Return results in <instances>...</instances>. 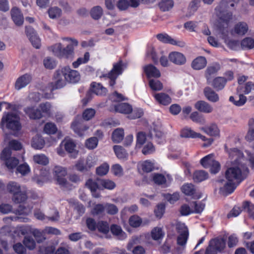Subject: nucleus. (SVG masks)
<instances>
[{
	"label": "nucleus",
	"mask_w": 254,
	"mask_h": 254,
	"mask_svg": "<svg viewBox=\"0 0 254 254\" xmlns=\"http://www.w3.org/2000/svg\"><path fill=\"white\" fill-rule=\"evenodd\" d=\"M230 155L234 159L233 166L226 170L225 176L227 182L220 189V193L224 195L232 193L237 185L249 173V169L246 165L247 161L243 157V153L240 150L234 148L231 151Z\"/></svg>",
	"instance_id": "f257e3e1"
},
{
	"label": "nucleus",
	"mask_w": 254,
	"mask_h": 254,
	"mask_svg": "<svg viewBox=\"0 0 254 254\" xmlns=\"http://www.w3.org/2000/svg\"><path fill=\"white\" fill-rule=\"evenodd\" d=\"M62 40L68 44L64 47L61 43H57L51 47L53 54L57 57L72 60L74 57V49L78 45V41L70 37H63Z\"/></svg>",
	"instance_id": "f03ea898"
},
{
	"label": "nucleus",
	"mask_w": 254,
	"mask_h": 254,
	"mask_svg": "<svg viewBox=\"0 0 254 254\" xmlns=\"http://www.w3.org/2000/svg\"><path fill=\"white\" fill-rule=\"evenodd\" d=\"M235 5L236 3L233 0H221L215 8L216 16L221 22L226 25V27L233 19V13L231 9L234 8Z\"/></svg>",
	"instance_id": "7ed1b4c3"
},
{
	"label": "nucleus",
	"mask_w": 254,
	"mask_h": 254,
	"mask_svg": "<svg viewBox=\"0 0 254 254\" xmlns=\"http://www.w3.org/2000/svg\"><path fill=\"white\" fill-rule=\"evenodd\" d=\"M4 125H5L7 128L13 131H17L21 128L19 117L14 113H8L3 115L0 122V126L2 128Z\"/></svg>",
	"instance_id": "20e7f679"
},
{
	"label": "nucleus",
	"mask_w": 254,
	"mask_h": 254,
	"mask_svg": "<svg viewBox=\"0 0 254 254\" xmlns=\"http://www.w3.org/2000/svg\"><path fill=\"white\" fill-rule=\"evenodd\" d=\"M176 229L179 234L177 238L178 247L176 250L179 253H181L187 241L189 232L188 228L184 223H178L176 225Z\"/></svg>",
	"instance_id": "39448f33"
},
{
	"label": "nucleus",
	"mask_w": 254,
	"mask_h": 254,
	"mask_svg": "<svg viewBox=\"0 0 254 254\" xmlns=\"http://www.w3.org/2000/svg\"><path fill=\"white\" fill-rule=\"evenodd\" d=\"M53 173L58 183L64 190H70L71 185L64 178L67 175L65 168L60 166H56L53 169Z\"/></svg>",
	"instance_id": "423d86ee"
},
{
	"label": "nucleus",
	"mask_w": 254,
	"mask_h": 254,
	"mask_svg": "<svg viewBox=\"0 0 254 254\" xmlns=\"http://www.w3.org/2000/svg\"><path fill=\"white\" fill-rule=\"evenodd\" d=\"M11 151L9 148H4L1 154L0 158L4 161L6 167L9 170L13 169L19 164V160L14 157H11Z\"/></svg>",
	"instance_id": "0eeeda50"
},
{
	"label": "nucleus",
	"mask_w": 254,
	"mask_h": 254,
	"mask_svg": "<svg viewBox=\"0 0 254 254\" xmlns=\"http://www.w3.org/2000/svg\"><path fill=\"white\" fill-rule=\"evenodd\" d=\"M96 165V161L91 156L87 157L86 161L83 159L78 160L74 166L76 170L79 172L84 173L88 172L90 169Z\"/></svg>",
	"instance_id": "6e6552de"
},
{
	"label": "nucleus",
	"mask_w": 254,
	"mask_h": 254,
	"mask_svg": "<svg viewBox=\"0 0 254 254\" xmlns=\"http://www.w3.org/2000/svg\"><path fill=\"white\" fill-rule=\"evenodd\" d=\"M123 71V62L120 61L118 63H116L113 65V69L110 72L106 75H103V77L107 76L110 79V85L113 86L116 83V79L118 76L121 74Z\"/></svg>",
	"instance_id": "1a4fd4ad"
},
{
	"label": "nucleus",
	"mask_w": 254,
	"mask_h": 254,
	"mask_svg": "<svg viewBox=\"0 0 254 254\" xmlns=\"http://www.w3.org/2000/svg\"><path fill=\"white\" fill-rule=\"evenodd\" d=\"M62 70L66 81L76 83L80 80V74L77 70L71 69L69 67H65Z\"/></svg>",
	"instance_id": "9d476101"
},
{
	"label": "nucleus",
	"mask_w": 254,
	"mask_h": 254,
	"mask_svg": "<svg viewBox=\"0 0 254 254\" xmlns=\"http://www.w3.org/2000/svg\"><path fill=\"white\" fill-rule=\"evenodd\" d=\"M32 80V76L31 74L25 73L19 76L16 80L14 84L15 88L19 90L27 86Z\"/></svg>",
	"instance_id": "9b49d317"
},
{
	"label": "nucleus",
	"mask_w": 254,
	"mask_h": 254,
	"mask_svg": "<svg viewBox=\"0 0 254 254\" xmlns=\"http://www.w3.org/2000/svg\"><path fill=\"white\" fill-rule=\"evenodd\" d=\"M157 38L161 42L164 43H169L173 45H177L180 47L185 46V43L183 41H177L167 34L160 33L156 35Z\"/></svg>",
	"instance_id": "f8f14e48"
},
{
	"label": "nucleus",
	"mask_w": 254,
	"mask_h": 254,
	"mask_svg": "<svg viewBox=\"0 0 254 254\" xmlns=\"http://www.w3.org/2000/svg\"><path fill=\"white\" fill-rule=\"evenodd\" d=\"M170 62L177 65H183L186 62V57L181 53L172 52L168 56Z\"/></svg>",
	"instance_id": "ddd939ff"
},
{
	"label": "nucleus",
	"mask_w": 254,
	"mask_h": 254,
	"mask_svg": "<svg viewBox=\"0 0 254 254\" xmlns=\"http://www.w3.org/2000/svg\"><path fill=\"white\" fill-rule=\"evenodd\" d=\"M64 77L62 70H57L54 75V78L56 80L55 83H51V85L53 87L52 90L57 89L63 87L65 85V80L63 79Z\"/></svg>",
	"instance_id": "4468645a"
},
{
	"label": "nucleus",
	"mask_w": 254,
	"mask_h": 254,
	"mask_svg": "<svg viewBox=\"0 0 254 254\" xmlns=\"http://www.w3.org/2000/svg\"><path fill=\"white\" fill-rule=\"evenodd\" d=\"M203 93L205 98L211 102L216 103L219 100L218 94L209 86L205 87L203 89Z\"/></svg>",
	"instance_id": "2eb2a0df"
},
{
	"label": "nucleus",
	"mask_w": 254,
	"mask_h": 254,
	"mask_svg": "<svg viewBox=\"0 0 254 254\" xmlns=\"http://www.w3.org/2000/svg\"><path fill=\"white\" fill-rule=\"evenodd\" d=\"M194 107L198 111L206 114L211 113L213 110L212 106L203 100L197 101L194 104Z\"/></svg>",
	"instance_id": "dca6fc26"
},
{
	"label": "nucleus",
	"mask_w": 254,
	"mask_h": 254,
	"mask_svg": "<svg viewBox=\"0 0 254 254\" xmlns=\"http://www.w3.org/2000/svg\"><path fill=\"white\" fill-rule=\"evenodd\" d=\"M11 16L15 24L18 26H21L24 21V18L20 10L17 7H13L11 9Z\"/></svg>",
	"instance_id": "f3484780"
},
{
	"label": "nucleus",
	"mask_w": 254,
	"mask_h": 254,
	"mask_svg": "<svg viewBox=\"0 0 254 254\" xmlns=\"http://www.w3.org/2000/svg\"><path fill=\"white\" fill-rule=\"evenodd\" d=\"M25 113L32 120L40 119L42 117L41 111L38 109H35L33 107H27L24 108Z\"/></svg>",
	"instance_id": "a211bd4d"
},
{
	"label": "nucleus",
	"mask_w": 254,
	"mask_h": 254,
	"mask_svg": "<svg viewBox=\"0 0 254 254\" xmlns=\"http://www.w3.org/2000/svg\"><path fill=\"white\" fill-rule=\"evenodd\" d=\"M226 239L222 237H217L211 240L209 242L211 246H212L218 252H221L226 247Z\"/></svg>",
	"instance_id": "6ab92c4d"
},
{
	"label": "nucleus",
	"mask_w": 254,
	"mask_h": 254,
	"mask_svg": "<svg viewBox=\"0 0 254 254\" xmlns=\"http://www.w3.org/2000/svg\"><path fill=\"white\" fill-rule=\"evenodd\" d=\"M200 129L210 136H219L220 135V130L217 126L215 124H212L205 127H202Z\"/></svg>",
	"instance_id": "aec40b11"
},
{
	"label": "nucleus",
	"mask_w": 254,
	"mask_h": 254,
	"mask_svg": "<svg viewBox=\"0 0 254 254\" xmlns=\"http://www.w3.org/2000/svg\"><path fill=\"white\" fill-rule=\"evenodd\" d=\"M144 71L148 77H159L161 73L159 70L152 64H148L144 67Z\"/></svg>",
	"instance_id": "412c9836"
},
{
	"label": "nucleus",
	"mask_w": 254,
	"mask_h": 254,
	"mask_svg": "<svg viewBox=\"0 0 254 254\" xmlns=\"http://www.w3.org/2000/svg\"><path fill=\"white\" fill-rule=\"evenodd\" d=\"M110 230L113 235L119 240H124L126 238V234L124 232L121 226L113 224L111 226Z\"/></svg>",
	"instance_id": "4be33fe9"
},
{
	"label": "nucleus",
	"mask_w": 254,
	"mask_h": 254,
	"mask_svg": "<svg viewBox=\"0 0 254 254\" xmlns=\"http://www.w3.org/2000/svg\"><path fill=\"white\" fill-rule=\"evenodd\" d=\"M207 61L203 57H199L194 59L191 63V67L195 70H199L205 67Z\"/></svg>",
	"instance_id": "5701e85b"
},
{
	"label": "nucleus",
	"mask_w": 254,
	"mask_h": 254,
	"mask_svg": "<svg viewBox=\"0 0 254 254\" xmlns=\"http://www.w3.org/2000/svg\"><path fill=\"white\" fill-rule=\"evenodd\" d=\"M182 192L186 195L193 196L194 198H198L199 196L195 195L196 189L192 184H186L184 185L181 188Z\"/></svg>",
	"instance_id": "b1692460"
},
{
	"label": "nucleus",
	"mask_w": 254,
	"mask_h": 254,
	"mask_svg": "<svg viewBox=\"0 0 254 254\" xmlns=\"http://www.w3.org/2000/svg\"><path fill=\"white\" fill-rule=\"evenodd\" d=\"M64 143V146L65 150L69 153L72 154L73 157H75L77 154L75 149L76 145L71 139H66L63 142Z\"/></svg>",
	"instance_id": "393cba45"
},
{
	"label": "nucleus",
	"mask_w": 254,
	"mask_h": 254,
	"mask_svg": "<svg viewBox=\"0 0 254 254\" xmlns=\"http://www.w3.org/2000/svg\"><path fill=\"white\" fill-rule=\"evenodd\" d=\"M155 99L161 104L163 105H168L171 102V97L167 94L164 93H160L155 94Z\"/></svg>",
	"instance_id": "a878e982"
},
{
	"label": "nucleus",
	"mask_w": 254,
	"mask_h": 254,
	"mask_svg": "<svg viewBox=\"0 0 254 254\" xmlns=\"http://www.w3.org/2000/svg\"><path fill=\"white\" fill-rule=\"evenodd\" d=\"M226 82L224 77H217L213 79L211 86L217 91L221 90L224 88Z\"/></svg>",
	"instance_id": "bb28decb"
},
{
	"label": "nucleus",
	"mask_w": 254,
	"mask_h": 254,
	"mask_svg": "<svg viewBox=\"0 0 254 254\" xmlns=\"http://www.w3.org/2000/svg\"><path fill=\"white\" fill-rule=\"evenodd\" d=\"M249 26L245 22H239L234 27V31L240 35H245L248 31Z\"/></svg>",
	"instance_id": "cd10ccee"
},
{
	"label": "nucleus",
	"mask_w": 254,
	"mask_h": 254,
	"mask_svg": "<svg viewBox=\"0 0 254 254\" xmlns=\"http://www.w3.org/2000/svg\"><path fill=\"white\" fill-rule=\"evenodd\" d=\"M116 112L123 114H129L132 111V107L127 103H120L115 107Z\"/></svg>",
	"instance_id": "c85d7f7f"
},
{
	"label": "nucleus",
	"mask_w": 254,
	"mask_h": 254,
	"mask_svg": "<svg viewBox=\"0 0 254 254\" xmlns=\"http://www.w3.org/2000/svg\"><path fill=\"white\" fill-rule=\"evenodd\" d=\"M92 92L97 95H104L107 93V89L101 84L93 82L91 84Z\"/></svg>",
	"instance_id": "c756f323"
},
{
	"label": "nucleus",
	"mask_w": 254,
	"mask_h": 254,
	"mask_svg": "<svg viewBox=\"0 0 254 254\" xmlns=\"http://www.w3.org/2000/svg\"><path fill=\"white\" fill-rule=\"evenodd\" d=\"M124 137V131L123 128H118L112 133V140L115 143H119L123 140Z\"/></svg>",
	"instance_id": "7c9ffc66"
},
{
	"label": "nucleus",
	"mask_w": 254,
	"mask_h": 254,
	"mask_svg": "<svg viewBox=\"0 0 254 254\" xmlns=\"http://www.w3.org/2000/svg\"><path fill=\"white\" fill-rule=\"evenodd\" d=\"M27 198V196L25 191H19L12 196V201L15 203L24 202Z\"/></svg>",
	"instance_id": "2f4dec72"
},
{
	"label": "nucleus",
	"mask_w": 254,
	"mask_h": 254,
	"mask_svg": "<svg viewBox=\"0 0 254 254\" xmlns=\"http://www.w3.org/2000/svg\"><path fill=\"white\" fill-rule=\"evenodd\" d=\"M208 177V173L203 170L195 171L193 175L194 181L198 183L204 181Z\"/></svg>",
	"instance_id": "473e14b6"
},
{
	"label": "nucleus",
	"mask_w": 254,
	"mask_h": 254,
	"mask_svg": "<svg viewBox=\"0 0 254 254\" xmlns=\"http://www.w3.org/2000/svg\"><path fill=\"white\" fill-rule=\"evenodd\" d=\"M218 69V66H210L207 68L205 71V77L208 84L210 83L213 75L217 72Z\"/></svg>",
	"instance_id": "72a5a7b5"
},
{
	"label": "nucleus",
	"mask_w": 254,
	"mask_h": 254,
	"mask_svg": "<svg viewBox=\"0 0 254 254\" xmlns=\"http://www.w3.org/2000/svg\"><path fill=\"white\" fill-rule=\"evenodd\" d=\"M31 144L35 149H42L45 145V141L41 136L37 135L33 138Z\"/></svg>",
	"instance_id": "f704fd0d"
},
{
	"label": "nucleus",
	"mask_w": 254,
	"mask_h": 254,
	"mask_svg": "<svg viewBox=\"0 0 254 254\" xmlns=\"http://www.w3.org/2000/svg\"><path fill=\"white\" fill-rule=\"evenodd\" d=\"M113 149L117 157L119 159H122L127 157L128 154L122 146L114 145Z\"/></svg>",
	"instance_id": "c9c22d12"
},
{
	"label": "nucleus",
	"mask_w": 254,
	"mask_h": 254,
	"mask_svg": "<svg viewBox=\"0 0 254 254\" xmlns=\"http://www.w3.org/2000/svg\"><path fill=\"white\" fill-rule=\"evenodd\" d=\"M7 191L13 195L14 194L18 193L21 190L20 186L17 183L14 182H9L6 186Z\"/></svg>",
	"instance_id": "e433bc0d"
},
{
	"label": "nucleus",
	"mask_w": 254,
	"mask_h": 254,
	"mask_svg": "<svg viewBox=\"0 0 254 254\" xmlns=\"http://www.w3.org/2000/svg\"><path fill=\"white\" fill-rule=\"evenodd\" d=\"M49 17L52 19H57L61 17L62 14V10L57 6L50 7L48 9Z\"/></svg>",
	"instance_id": "4c0bfd02"
},
{
	"label": "nucleus",
	"mask_w": 254,
	"mask_h": 254,
	"mask_svg": "<svg viewBox=\"0 0 254 254\" xmlns=\"http://www.w3.org/2000/svg\"><path fill=\"white\" fill-rule=\"evenodd\" d=\"M90 15L95 20H98L103 15V9L100 6H95L92 8L90 10Z\"/></svg>",
	"instance_id": "58836bf2"
},
{
	"label": "nucleus",
	"mask_w": 254,
	"mask_h": 254,
	"mask_svg": "<svg viewBox=\"0 0 254 254\" xmlns=\"http://www.w3.org/2000/svg\"><path fill=\"white\" fill-rule=\"evenodd\" d=\"M197 132L192 130L190 127H185L182 129L180 135L185 138H196Z\"/></svg>",
	"instance_id": "ea45409f"
},
{
	"label": "nucleus",
	"mask_w": 254,
	"mask_h": 254,
	"mask_svg": "<svg viewBox=\"0 0 254 254\" xmlns=\"http://www.w3.org/2000/svg\"><path fill=\"white\" fill-rule=\"evenodd\" d=\"M173 5L174 3L172 0H161L159 3V8L163 11L169 10Z\"/></svg>",
	"instance_id": "a19ab883"
},
{
	"label": "nucleus",
	"mask_w": 254,
	"mask_h": 254,
	"mask_svg": "<svg viewBox=\"0 0 254 254\" xmlns=\"http://www.w3.org/2000/svg\"><path fill=\"white\" fill-rule=\"evenodd\" d=\"M214 161V154H210L201 159L200 162L203 167L207 168H209Z\"/></svg>",
	"instance_id": "79ce46f5"
},
{
	"label": "nucleus",
	"mask_w": 254,
	"mask_h": 254,
	"mask_svg": "<svg viewBox=\"0 0 254 254\" xmlns=\"http://www.w3.org/2000/svg\"><path fill=\"white\" fill-rule=\"evenodd\" d=\"M90 55L88 52H86L84 55V57H80L77 60L72 63V65L74 68L78 67L81 64L86 63L89 60Z\"/></svg>",
	"instance_id": "37998d69"
},
{
	"label": "nucleus",
	"mask_w": 254,
	"mask_h": 254,
	"mask_svg": "<svg viewBox=\"0 0 254 254\" xmlns=\"http://www.w3.org/2000/svg\"><path fill=\"white\" fill-rule=\"evenodd\" d=\"M241 45L244 49H252L254 47V40L250 37L246 38L241 41Z\"/></svg>",
	"instance_id": "c03bdc74"
},
{
	"label": "nucleus",
	"mask_w": 254,
	"mask_h": 254,
	"mask_svg": "<svg viewBox=\"0 0 254 254\" xmlns=\"http://www.w3.org/2000/svg\"><path fill=\"white\" fill-rule=\"evenodd\" d=\"M149 84L151 89L153 91H160L163 87V84L157 79H150Z\"/></svg>",
	"instance_id": "a18cd8bd"
},
{
	"label": "nucleus",
	"mask_w": 254,
	"mask_h": 254,
	"mask_svg": "<svg viewBox=\"0 0 254 254\" xmlns=\"http://www.w3.org/2000/svg\"><path fill=\"white\" fill-rule=\"evenodd\" d=\"M146 140V134L144 132L140 131L137 133L136 135V148H141L144 144Z\"/></svg>",
	"instance_id": "49530a36"
},
{
	"label": "nucleus",
	"mask_w": 254,
	"mask_h": 254,
	"mask_svg": "<svg viewBox=\"0 0 254 254\" xmlns=\"http://www.w3.org/2000/svg\"><path fill=\"white\" fill-rule=\"evenodd\" d=\"M190 119L194 122L203 125L205 123V119L201 116L199 115L197 112H193L190 115Z\"/></svg>",
	"instance_id": "de8ad7c7"
},
{
	"label": "nucleus",
	"mask_w": 254,
	"mask_h": 254,
	"mask_svg": "<svg viewBox=\"0 0 254 254\" xmlns=\"http://www.w3.org/2000/svg\"><path fill=\"white\" fill-rule=\"evenodd\" d=\"M241 89V87H238L237 88V92L239 94V100H236V101H235L234 102V104L237 106L243 105L247 101V98L243 95V94H242Z\"/></svg>",
	"instance_id": "09e8293b"
},
{
	"label": "nucleus",
	"mask_w": 254,
	"mask_h": 254,
	"mask_svg": "<svg viewBox=\"0 0 254 254\" xmlns=\"http://www.w3.org/2000/svg\"><path fill=\"white\" fill-rule=\"evenodd\" d=\"M33 160L35 163L42 165H46L49 162L48 158L43 154L34 155Z\"/></svg>",
	"instance_id": "8fccbe9b"
},
{
	"label": "nucleus",
	"mask_w": 254,
	"mask_h": 254,
	"mask_svg": "<svg viewBox=\"0 0 254 254\" xmlns=\"http://www.w3.org/2000/svg\"><path fill=\"white\" fill-rule=\"evenodd\" d=\"M155 150V148L153 144L149 142H147L143 147L142 153L143 154L146 155L153 153Z\"/></svg>",
	"instance_id": "3c124183"
},
{
	"label": "nucleus",
	"mask_w": 254,
	"mask_h": 254,
	"mask_svg": "<svg viewBox=\"0 0 254 254\" xmlns=\"http://www.w3.org/2000/svg\"><path fill=\"white\" fill-rule=\"evenodd\" d=\"M164 236L162 230L160 228H155L151 232V236L153 240H158L161 239Z\"/></svg>",
	"instance_id": "603ef678"
},
{
	"label": "nucleus",
	"mask_w": 254,
	"mask_h": 254,
	"mask_svg": "<svg viewBox=\"0 0 254 254\" xmlns=\"http://www.w3.org/2000/svg\"><path fill=\"white\" fill-rule=\"evenodd\" d=\"M43 64L44 66L48 69H53L56 66L55 61L51 57H46L43 60Z\"/></svg>",
	"instance_id": "864d4df0"
},
{
	"label": "nucleus",
	"mask_w": 254,
	"mask_h": 254,
	"mask_svg": "<svg viewBox=\"0 0 254 254\" xmlns=\"http://www.w3.org/2000/svg\"><path fill=\"white\" fill-rule=\"evenodd\" d=\"M23 243L29 250H33L36 246L35 241L30 237H25L23 240Z\"/></svg>",
	"instance_id": "5fc2aeb1"
},
{
	"label": "nucleus",
	"mask_w": 254,
	"mask_h": 254,
	"mask_svg": "<svg viewBox=\"0 0 254 254\" xmlns=\"http://www.w3.org/2000/svg\"><path fill=\"white\" fill-rule=\"evenodd\" d=\"M142 222L141 218L137 215L131 216L129 219L130 225L133 227H137L140 226Z\"/></svg>",
	"instance_id": "6e6d98bb"
},
{
	"label": "nucleus",
	"mask_w": 254,
	"mask_h": 254,
	"mask_svg": "<svg viewBox=\"0 0 254 254\" xmlns=\"http://www.w3.org/2000/svg\"><path fill=\"white\" fill-rule=\"evenodd\" d=\"M105 206L107 213L110 215H115L118 212V208L115 204L106 203Z\"/></svg>",
	"instance_id": "4d7b16f0"
},
{
	"label": "nucleus",
	"mask_w": 254,
	"mask_h": 254,
	"mask_svg": "<svg viewBox=\"0 0 254 254\" xmlns=\"http://www.w3.org/2000/svg\"><path fill=\"white\" fill-rule=\"evenodd\" d=\"M100 185L104 188L108 190H112L116 186L115 183L109 180H101L100 181Z\"/></svg>",
	"instance_id": "13d9d810"
},
{
	"label": "nucleus",
	"mask_w": 254,
	"mask_h": 254,
	"mask_svg": "<svg viewBox=\"0 0 254 254\" xmlns=\"http://www.w3.org/2000/svg\"><path fill=\"white\" fill-rule=\"evenodd\" d=\"M44 130L47 134H54L56 132L57 128L55 124L49 123L45 125Z\"/></svg>",
	"instance_id": "bf43d9fd"
},
{
	"label": "nucleus",
	"mask_w": 254,
	"mask_h": 254,
	"mask_svg": "<svg viewBox=\"0 0 254 254\" xmlns=\"http://www.w3.org/2000/svg\"><path fill=\"white\" fill-rule=\"evenodd\" d=\"M98 142V139L96 137H92L86 140V146L90 149H93L96 147Z\"/></svg>",
	"instance_id": "052dcab7"
},
{
	"label": "nucleus",
	"mask_w": 254,
	"mask_h": 254,
	"mask_svg": "<svg viewBox=\"0 0 254 254\" xmlns=\"http://www.w3.org/2000/svg\"><path fill=\"white\" fill-rule=\"evenodd\" d=\"M96 228L99 232L104 234H107L109 231V227L108 223L106 222L101 221L98 222Z\"/></svg>",
	"instance_id": "680f3d73"
},
{
	"label": "nucleus",
	"mask_w": 254,
	"mask_h": 254,
	"mask_svg": "<svg viewBox=\"0 0 254 254\" xmlns=\"http://www.w3.org/2000/svg\"><path fill=\"white\" fill-rule=\"evenodd\" d=\"M105 210V206L101 204H98L94 207L92 213L93 215H101L104 213Z\"/></svg>",
	"instance_id": "e2e57ef3"
},
{
	"label": "nucleus",
	"mask_w": 254,
	"mask_h": 254,
	"mask_svg": "<svg viewBox=\"0 0 254 254\" xmlns=\"http://www.w3.org/2000/svg\"><path fill=\"white\" fill-rule=\"evenodd\" d=\"M153 180L155 183L158 185L164 184L166 182L165 176L160 174H155L153 176Z\"/></svg>",
	"instance_id": "0e129e2a"
},
{
	"label": "nucleus",
	"mask_w": 254,
	"mask_h": 254,
	"mask_svg": "<svg viewBox=\"0 0 254 254\" xmlns=\"http://www.w3.org/2000/svg\"><path fill=\"white\" fill-rule=\"evenodd\" d=\"M95 114V111L94 109H87L83 113V118L86 121H89L94 116Z\"/></svg>",
	"instance_id": "69168bd1"
},
{
	"label": "nucleus",
	"mask_w": 254,
	"mask_h": 254,
	"mask_svg": "<svg viewBox=\"0 0 254 254\" xmlns=\"http://www.w3.org/2000/svg\"><path fill=\"white\" fill-rule=\"evenodd\" d=\"M109 166L107 164H103L97 168L96 173L100 176H104L107 174L109 171Z\"/></svg>",
	"instance_id": "338daca9"
},
{
	"label": "nucleus",
	"mask_w": 254,
	"mask_h": 254,
	"mask_svg": "<svg viewBox=\"0 0 254 254\" xmlns=\"http://www.w3.org/2000/svg\"><path fill=\"white\" fill-rule=\"evenodd\" d=\"M243 207L244 209L247 208L250 216L254 219V205L249 201H246L243 204Z\"/></svg>",
	"instance_id": "774afa93"
}]
</instances>
